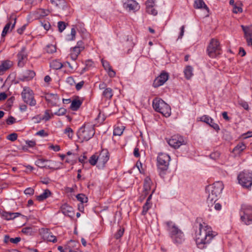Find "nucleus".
Here are the masks:
<instances>
[{
	"label": "nucleus",
	"instance_id": "nucleus-1",
	"mask_svg": "<svg viewBox=\"0 0 252 252\" xmlns=\"http://www.w3.org/2000/svg\"><path fill=\"white\" fill-rule=\"evenodd\" d=\"M212 227L205 222L200 223L199 230L196 232L195 241L197 247L203 249L217 235Z\"/></svg>",
	"mask_w": 252,
	"mask_h": 252
},
{
	"label": "nucleus",
	"instance_id": "nucleus-2",
	"mask_svg": "<svg viewBox=\"0 0 252 252\" xmlns=\"http://www.w3.org/2000/svg\"><path fill=\"white\" fill-rule=\"evenodd\" d=\"M223 188V184L220 181L216 182L206 188V189L209 193L207 199V203L209 211H211L213 208L217 211L221 210V204L216 202L220 196Z\"/></svg>",
	"mask_w": 252,
	"mask_h": 252
},
{
	"label": "nucleus",
	"instance_id": "nucleus-3",
	"mask_svg": "<svg viewBox=\"0 0 252 252\" xmlns=\"http://www.w3.org/2000/svg\"><path fill=\"white\" fill-rule=\"evenodd\" d=\"M165 224L167 230L174 243H182L185 240L183 232L172 221H167L165 222Z\"/></svg>",
	"mask_w": 252,
	"mask_h": 252
},
{
	"label": "nucleus",
	"instance_id": "nucleus-4",
	"mask_svg": "<svg viewBox=\"0 0 252 252\" xmlns=\"http://www.w3.org/2000/svg\"><path fill=\"white\" fill-rule=\"evenodd\" d=\"M170 160V156L165 153H160L157 157L158 170L159 175L162 178H164L168 169Z\"/></svg>",
	"mask_w": 252,
	"mask_h": 252
},
{
	"label": "nucleus",
	"instance_id": "nucleus-5",
	"mask_svg": "<svg viewBox=\"0 0 252 252\" xmlns=\"http://www.w3.org/2000/svg\"><path fill=\"white\" fill-rule=\"evenodd\" d=\"M95 133L94 125L91 124H85L77 132L78 138L82 141H88Z\"/></svg>",
	"mask_w": 252,
	"mask_h": 252
},
{
	"label": "nucleus",
	"instance_id": "nucleus-6",
	"mask_svg": "<svg viewBox=\"0 0 252 252\" xmlns=\"http://www.w3.org/2000/svg\"><path fill=\"white\" fill-rule=\"evenodd\" d=\"M153 107L155 110L168 117L171 115L170 106L160 98H155L153 101Z\"/></svg>",
	"mask_w": 252,
	"mask_h": 252
},
{
	"label": "nucleus",
	"instance_id": "nucleus-7",
	"mask_svg": "<svg viewBox=\"0 0 252 252\" xmlns=\"http://www.w3.org/2000/svg\"><path fill=\"white\" fill-rule=\"evenodd\" d=\"M220 47L219 41L216 39H212L207 48L208 55L211 58H215L220 54Z\"/></svg>",
	"mask_w": 252,
	"mask_h": 252
},
{
	"label": "nucleus",
	"instance_id": "nucleus-8",
	"mask_svg": "<svg viewBox=\"0 0 252 252\" xmlns=\"http://www.w3.org/2000/svg\"><path fill=\"white\" fill-rule=\"evenodd\" d=\"M238 183L244 188L251 189L252 187V176L246 171L240 172L237 176Z\"/></svg>",
	"mask_w": 252,
	"mask_h": 252
},
{
	"label": "nucleus",
	"instance_id": "nucleus-9",
	"mask_svg": "<svg viewBox=\"0 0 252 252\" xmlns=\"http://www.w3.org/2000/svg\"><path fill=\"white\" fill-rule=\"evenodd\" d=\"M22 98L26 103L31 106H34L36 104V101L34 99V93L29 87H24L21 93Z\"/></svg>",
	"mask_w": 252,
	"mask_h": 252
},
{
	"label": "nucleus",
	"instance_id": "nucleus-10",
	"mask_svg": "<svg viewBox=\"0 0 252 252\" xmlns=\"http://www.w3.org/2000/svg\"><path fill=\"white\" fill-rule=\"evenodd\" d=\"M167 142L170 146L174 149H178L181 145L186 144L183 137L179 135L172 136L171 138L167 140Z\"/></svg>",
	"mask_w": 252,
	"mask_h": 252
},
{
	"label": "nucleus",
	"instance_id": "nucleus-11",
	"mask_svg": "<svg viewBox=\"0 0 252 252\" xmlns=\"http://www.w3.org/2000/svg\"><path fill=\"white\" fill-rule=\"evenodd\" d=\"M243 214L241 215V220L246 225L252 224V208L248 206L243 208Z\"/></svg>",
	"mask_w": 252,
	"mask_h": 252
},
{
	"label": "nucleus",
	"instance_id": "nucleus-12",
	"mask_svg": "<svg viewBox=\"0 0 252 252\" xmlns=\"http://www.w3.org/2000/svg\"><path fill=\"white\" fill-rule=\"evenodd\" d=\"M16 17L14 14H11L9 17V21L4 26L1 33V36L5 37L6 34L9 31L12 30L15 27L16 23Z\"/></svg>",
	"mask_w": 252,
	"mask_h": 252
},
{
	"label": "nucleus",
	"instance_id": "nucleus-13",
	"mask_svg": "<svg viewBox=\"0 0 252 252\" xmlns=\"http://www.w3.org/2000/svg\"><path fill=\"white\" fill-rule=\"evenodd\" d=\"M98 158V165L99 167H103L110 158V154L107 149H102L100 152Z\"/></svg>",
	"mask_w": 252,
	"mask_h": 252
},
{
	"label": "nucleus",
	"instance_id": "nucleus-14",
	"mask_svg": "<svg viewBox=\"0 0 252 252\" xmlns=\"http://www.w3.org/2000/svg\"><path fill=\"white\" fill-rule=\"evenodd\" d=\"M168 73L165 71H162L154 81L153 84V87L154 88H158L162 86L166 82L168 79Z\"/></svg>",
	"mask_w": 252,
	"mask_h": 252
},
{
	"label": "nucleus",
	"instance_id": "nucleus-15",
	"mask_svg": "<svg viewBox=\"0 0 252 252\" xmlns=\"http://www.w3.org/2000/svg\"><path fill=\"white\" fill-rule=\"evenodd\" d=\"M54 163V161L44 158H39L35 161V164L41 168H55Z\"/></svg>",
	"mask_w": 252,
	"mask_h": 252
},
{
	"label": "nucleus",
	"instance_id": "nucleus-16",
	"mask_svg": "<svg viewBox=\"0 0 252 252\" xmlns=\"http://www.w3.org/2000/svg\"><path fill=\"white\" fill-rule=\"evenodd\" d=\"M200 121L205 123L217 131L220 130L219 125L214 122V120L208 115H204L200 118Z\"/></svg>",
	"mask_w": 252,
	"mask_h": 252
},
{
	"label": "nucleus",
	"instance_id": "nucleus-17",
	"mask_svg": "<svg viewBox=\"0 0 252 252\" xmlns=\"http://www.w3.org/2000/svg\"><path fill=\"white\" fill-rule=\"evenodd\" d=\"M18 65L22 67L24 66L26 60L27 58V54L26 53V47H23L20 51L18 53Z\"/></svg>",
	"mask_w": 252,
	"mask_h": 252
},
{
	"label": "nucleus",
	"instance_id": "nucleus-18",
	"mask_svg": "<svg viewBox=\"0 0 252 252\" xmlns=\"http://www.w3.org/2000/svg\"><path fill=\"white\" fill-rule=\"evenodd\" d=\"M124 7L129 11H137L140 8L139 4L134 0H127L124 3Z\"/></svg>",
	"mask_w": 252,
	"mask_h": 252
},
{
	"label": "nucleus",
	"instance_id": "nucleus-19",
	"mask_svg": "<svg viewBox=\"0 0 252 252\" xmlns=\"http://www.w3.org/2000/svg\"><path fill=\"white\" fill-rule=\"evenodd\" d=\"M46 100L52 106L58 105L60 98L57 94H48L45 96Z\"/></svg>",
	"mask_w": 252,
	"mask_h": 252
},
{
	"label": "nucleus",
	"instance_id": "nucleus-20",
	"mask_svg": "<svg viewBox=\"0 0 252 252\" xmlns=\"http://www.w3.org/2000/svg\"><path fill=\"white\" fill-rule=\"evenodd\" d=\"M35 75V73L32 70H27L23 72L20 80L22 81L32 80Z\"/></svg>",
	"mask_w": 252,
	"mask_h": 252
},
{
	"label": "nucleus",
	"instance_id": "nucleus-21",
	"mask_svg": "<svg viewBox=\"0 0 252 252\" xmlns=\"http://www.w3.org/2000/svg\"><path fill=\"white\" fill-rule=\"evenodd\" d=\"M62 212L65 216L72 217L74 214L73 208L67 204H64L61 207Z\"/></svg>",
	"mask_w": 252,
	"mask_h": 252
},
{
	"label": "nucleus",
	"instance_id": "nucleus-22",
	"mask_svg": "<svg viewBox=\"0 0 252 252\" xmlns=\"http://www.w3.org/2000/svg\"><path fill=\"white\" fill-rule=\"evenodd\" d=\"M152 185V181L150 178L146 177L144 180L143 186V195L144 198L145 197L151 190V186Z\"/></svg>",
	"mask_w": 252,
	"mask_h": 252
},
{
	"label": "nucleus",
	"instance_id": "nucleus-23",
	"mask_svg": "<svg viewBox=\"0 0 252 252\" xmlns=\"http://www.w3.org/2000/svg\"><path fill=\"white\" fill-rule=\"evenodd\" d=\"M84 49V47H78L76 46L71 48L70 54L71 59L73 61H75L77 59L78 56L80 54L81 52Z\"/></svg>",
	"mask_w": 252,
	"mask_h": 252
},
{
	"label": "nucleus",
	"instance_id": "nucleus-24",
	"mask_svg": "<svg viewBox=\"0 0 252 252\" xmlns=\"http://www.w3.org/2000/svg\"><path fill=\"white\" fill-rule=\"evenodd\" d=\"M243 31L245 33V37L246 39L247 43L249 45L250 41L252 40V28L241 26Z\"/></svg>",
	"mask_w": 252,
	"mask_h": 252
},
{
	"label": "nucleus",
	"instance_id": "nucleus-25",
	"mask_svg": "<svg viewBox=\"0 0 252 252\" xmlns=\"http://www.w3.org/2000/svg\"><path fill=\"white\" fill-rule=\"evenodd\" d=\"M102 64L105 70L108 71V75L110 77H114L116 75V72L112 69L108 62L102 60Z\"/></svg>",
	"mask_w": 252,
	"mask_h": 252
},
{
	"label": "nucleus",
	"instance_id": "nucleus-26",
	"mask_svg": "<svg viewBox=\"0 0 252 252\" xmlns=\"http://www.w3.org/2000/svg\"><path fill=\"white\" fill-rule=\"evenodd\" d=\"M246 148V146L243 142H239L233 149V152L236 156H239Z\"/></svg>",
	"mask_w": 252,
	"mask_h": 252
},
{
	"label": "nucleus",
	"instance_id": "nucleus-27",
	"mask_svg": "<svg viewBox=\"0 0 252 252\" xmlns=\"http://www.w3.org/2000/svg\"><path fill=\"white\" fill-rule=\"evenodd\" d=\"M194 7L196 9L203 8L207 10V13L209 12V9L203 0H195L194 3Z\"/></svg>",
	"mask_w": 252,
	"mask_h": 252
},
{
	"label": "nucleus",
	"instance_id": "nucleus-28",
	"mask_svg": "<svg viewBox=\"0 0 252 252\" xmlns=\"http://www.w3.org/2000/svg\"><path fill=\"white\" fill-rule=\"evenodd\" d=\"M12 65V63L10 61H3L0 65V74L9 69Z\"/></svg>",
	"mask_w": 252,
	"mask_h": 252
},
{
	"label": "nucleus",
	"instance_id": "nucleus-29",
	"mask_svg": "<svg viewBox=\"0 0 252 252\" xmlns=\"http://www.w3.org/2000/svg\"><path fill=\"white\" fill-rule=\"evenodd\" d=\"M102 96L106 99H111L113 95V92L111 88H107L103 90Z\"/></svg>",
	"mask_w": 252,
	"mask_h": 252
},
{
	"label": "nucleus",
	"instance_id": "nucleus-30",
	"mask_svg": "<svg viewBox=\"0 0 252 252\" xmlns=\"http://www.w3.org/2000/svg\"><path fill=\"white\" fill-rule=\"evenodd\" d=\"M50 66L53 69L58 70L61 69L63 66V64L59 60H55L50 63Z\"/></svg>",
	"mask_w": 252,
	"mask_h": 252
},
{
	"label": "nucleus",
	"instance_id": "nucleus-31",
	"mask_svg": "<svg viewBox=\"0 0 252 252\" xmlns=\"http://www.w3.org/2000/svg\"><path fill=\"white\" fill-rule=\"evenodd\" d=\"M82 103L79 99H74L71 102L70 108L73 111H76L79 108Z\"/></svg>",
	"mask_w": 252,
	"mask_h": 252
},
{
	"label": "nucleus",
	"instance_id": "nucleus-32",
	"mask_svg": "<svg viewBox=\"0 0 252 252\" xmlns=\"http://www.w3.org/2000/svg\"><path fill=\"white\" fill-rule=\"evenodd\" d=\"M51 194V192L49 189H45L42 193L36 196V199L39 201H42L48 198Z\"/></svg>",
	"mask_w": 252,
	"mask_h": 252
},
{
	"label": "nucleus",
	"instance_id": "nucleus-33",
	"mask_svg": "<svg viewBox=\"0 0 252 252\" xmlns=\"http://www.w3.org/2000/svg\"><path fill=\"white\" fill-rule=\"evenodd\" d=\"M51 3L54 6L59 8H64L66 5V2L64 0H51Z\"/></svg>",
	"mask_w": 252,
	"mask_h": 252
},
{
	"label": "nucleus",
	"instance_id": "nucleus-34",
	"mask_svg": "<svg viewBox=\"0 0 252 252\" xmlns=\"http://www.w3.org/2000/svg\"><path fill=\"white\" fill-rule=\"evenodd\" d=\"M49 13V11L48 10L44 9H38L35 12L36 17L40 18L41 17H44L48 15Z\"/></svg>",
	"mask_w": 252,
	"mask_h": 252
},
{
	"label": "nucleus",
	"instance_id": "nucleus-35",
	"mask_svg": "<svg viewBox=\"0 0 252 252\" xmlns=\"http://www.w3.org/2000/svg\"><path fill=\"white\" fill-rule=\"evenodd\" d=\"M193 68L191 66L188 65L186 66L184 70V74L185 77L187 79H189L193 75Z\"/></svg>",
	"mask_w": 252,
	"mask_h": 252
},
{
	"label": "nucleus",
	"instance_id": "nucleus-36",
	"mask_svg": "<svg viewBox=\"0 0 252 252\" xmlns=\"http://www.w3.org/2000/svg\"><path fill=\"white\" fill-rule=\"evenodd\" d=\"M20 215H21V214L19 213L6 212L3 215V216L5 218V219L9 220L14 219Z\"/></svg>",
	"mask_w": 252,
	"mask_h": 252
},
{
	"label": "nucleus",
	"instance_id": "nucleus-37",
	"mask_svg": "<svg viewBox=\"0 0 252 252\" xmlns=\"http://www.w3.org/2000/svg\"><path fill=\"white\" fill-rule=\"evenodd\" d=\"M124 130V126H117L114 129L113 134L114 135L120 136L123 134Z\"/></svg>",
	"mask_w": 252,
	"mask_h": 252
},
{
	"label": "nucleus",
	"instance_id": "nucleus-38",
	"mask_svg": "<svg viewBox=\"0 0 252 252\" xmlns=\"http://www.w3.org/2000/svg\"><path fill=\"white\" fill-rule=\"evenodd\" d=\"M76 198L82 204L87 203L88 201V197L85 194L82 193L77 194L76 195Z\"/></svg>",
	"mask_w": 252,
	"mask_h": 252
},
{
	"label": "nucleus",
	"instance_id": "nucleus-39",
	"mask_svg": "<svg viewBox=\"0 0 252 252\" xmlns=\"http://www.w3.org/2000/svg\"><path fill=\"white\" fill-rule=\"evenodd\" d=\"M45 51L49 54L54 53L56 52V47L53 44L47 45L45 47Z\"/></svg>",
	"mask_w": 252,
	"mask_h": 252
},
{
	"label": "nucleus",
	"instance_id": "nucleus-40",
	"mask_svg": "<svg viewBox=\"0 0 252 252\" xmlns=\"http://www.w3.org/2000/svg\"><path fill=\"white\" fill-rule=\"evenodd\" d=\"M43 239L48 242H53L54 243L57 242L56 237L53 235L51 232H50V233L48 234V235Z\"/></svg>",
	"mask_w": 252,
	"mask_h": 252
},
{
	"label": "nucleus",
	"instance_id": "nucleus-41",
	"mask_svg": "<svg viewBox=\"0 0 252 252\" xmlns=\"http://www.w3.org/2000/svg\"><path fill=\"white\" fill-rule=\"evenodd\" d=\"M89 163L92 165H95L97 162L98 163V158L96 154L92 156L89 159Z\"/></svg>",
	"mask_w": 252,
	"mask_h": 252
},
{
	"label": "nucleus",
	"instance_id": "nucleus-42",
	"mask_svg": "<svg viewBox=\"0 0 252 252\" xmlns=\"http://www.w3.org/2000/svg\"><path fill=\"white\" fill-rule=\"evenodd\" d=\"M64 133L66 134L69 139H72L73 136V131L72 129L67 126L64 130Z\"/></svg>",
	"mask_w": 252,
	"mask_h": 252
},
{
	"label": "nucleus",
	"instance_id": "nucleus-43",
	"mask_svg": "<svg viewBox=\"0 0 252 252\" xmlns=\"http://www.w3.org/2000/svg\"><path fill=\"white\" fill-rule=\"evenodd\" d=\"M152 206L151 203L146 202L143 206V210L141 213L142 215H145L148 210L151 208Z\"/></svg>",
	"mask_w": 252,
	"mask_h": 252
},
{
	"label": "nucleus",
	"instance_id": "nucleus-44",
	"mask_svg": "<svg viewBox=\"0 0 252 252\" xmlns=\"http://www.w3.org/2000/svg\"><path fill=\"white\" fill-rule=\"evenodd\" d=\"M39 232L43 239L45 238L50 233V229L47 228H42L39 230Z\"/></svg>",
	"mask_w": 252,
	"mask_h": 252
},
{
	"label": "nucleus",
	"instance_id": "nucleus-45",
	"mask_svg": "<svg viewBox=\"0 0 252 252\" xmlns=\"http://www.w3.org/2000/svg\"><path fill=\"white\" fill-rule=\"evenodd\" d=\"M124 229L120 228L117 232L114 234V237L116 239H120L124 234Z\"/></svg>",
	"mask_w": 252,
	"mask_h": 252
},
{
	"label": "nucleus",
	"instance_id": "nucleus-46",
	"mask_svg": "<svg viewBox=\"0 0 252 252\" xmlns=\"http://www.w3.org/2000/svg\"><path fill=\"white\" fill-rule=\"evenodd\" d=\"M146 11L148 13L154 16L156 15L158 13L157 10L155 9L154 6L146 7Z\"/></svg>",
	"mask_w": 252,
	"mask_h": 252
},
{
	"label": "nucleus",
	"instance_id": "nucleus-47",
	"mask_svg": "<svg viewBox=\"0 0 252 252\" xmlns=\"http://www.w3.org/2000/svg\"><path fill=\"white\" fill-rule=\"evenodd\" d=\"M58 27L59 31L61 32L65 29V23L64 22L60 21L58 23Z\"/></svg>",
	"mask_w": 252,
	"mask_h": 252
},
{
	"label": "nucleus",
	"instance_id": "nucleus-48",
	"mask_svg": "<svg viewBox=\"0 0 252 252\" xmlns=\"http://www.w3.org/2000/svg\"><path fill=\"white\" fill-rule=\"evenodd\" d=\"M17 134L16 133H13L7 135V139L11 141H14L17 139Z\"/></svg>",
	"mask_w": 252,
	"mask_h": 252
},
{
	"label": "nucleus",
	"instance_id": "nucleus-49",
	"mask_svg": "<svg viewBox=\"0 0 252 252\" xmlns=\"http://www.w3.org/2000/svg\"><path fill=\"white\" fill-rule=\"evenodd\" d=\"M66 112V110L63 108H60L58 111L54 113V115L57 116H63L64 115Z\"/></svg>",
	"mask_w": 252,
	"mask_h": 252
},
{
	"label": "nucleus",
	"instance_id": "nucleus-50",
	"mask_svg": "<svg viewBox=\"0 0 252 252\" xmlns=\"http://www.w3.org/2000/svg\"><path fill=\"white\" fill-rule=\"evenodd\" d=\"M49 110H46L44 113V115L42 118V120H45V121H49L51 119V116L49 114Z\"/></svg>",
	"mask_w": 252,
	"mask_h": 252
},
{
	"label": "nucleus",
	"instance_id": "nucleus-51",
	"mask_svg": "<svg viewBox=\"0 0 252 252\" xmlns=\"http://www.w3.org/2000/svg\"><path fill=\"white\" fill-rule=\"evenodd\" d=\"M72 243H75V242L72 240H70L68 243L67 245L65 246V250L68 251V252H77L71 250V245Z\"/></svg>",
	"mask_w": 252,
	"mask_h": 252
},
{
	"label": "nucleus",
	"instance_id": "nucleus-52",
	"mask_svg": "<svg viewBox=\"0 0 252 252\" xmlns=\"http://www.w3.org/2000/svg\"><path fill=\"white\" fill-rule=\"evenodd\" d=\"M41 25L43 27L45 30H48L50 28V23L48 21H43V22H41Z\"/></svg>",
	"mask_w": 252,
	"mask_h": 252
},
{
	"label": "nucleus",
	"instance_id": "nucleus-53",
	"mask_svg": "<svg viewBox=\"0 0 252 252\" xmlns=\"http://www.w3.org/2000/svg\"><path fill=\"white\" fill-rule=\"evenodd\" d=\"M24 193L26 194L32 195L34 193V189L32 188H28L25 190Z\"/></svg>",
	"mask_w": 252,
	"mask_h": 252
},
{
	"label": "nucleus",
	"instance_id": "nucleus-54",
	"mask_svg": "<svg viewBox=\"0 0 252 252\" xmlns=\"http://www.w3.org/2000/svg\"><path fill=\"white\" fill-rule=\"evenodd\" d=\"M16 119L12 116H10L6 120V123L8 125H11L15 122Z\"/></svg>",
	"mask_w": 252,
	"mask_h": 252
},
{
	"label": "nucleus",
	"instance_id": "nucleus-55",
	"mask_svg": "<svg viewBox=\"0 0 252 252\" xmlns=\"http://www.w3.org/2000/svg\"><path fill=\"white\" fill-rule=\"evenodd\" d=\"M239 104L243 107L245 109L248 110L249 109V104L248 103L244 101H239Z\"/></svg>",
	"mask_w": 252,
	"mask_h": 252
},
{
	"label": "nucleus",
	"instance_id": "nucleus-56",
	"mask_svg": "<svg viewBox=\"0 0 252 252\" xmlns=\"http://www.w3.org/2000/svg\"><path fill=\"white\" fill-rule=\"evenodd\" d=\"M232 11L234 13H238V12H242V8L240 7H238L236 5H234Z\"/></svg>",
	"mask_w": 252,
	"mask_h": 252
},
{
	"label": "nucleus",
	"instance_id": "nucleus-57",
	"mask_svg": "<svg viewBox=\"0 0 252 252\" xmlns=\"http://www.w3.org/2000/svg\"><path fill=\"white\" fill-rule=\"evenodd\" d=\"M49 148L50 149L53 150V151L55 152H58L60 151L61 148L59 145H51L49 146Z\"/></svg>",
	"mask_w": 252,
	"mask_h": 252
},
{
	"label": "nucleus",
	"instance_id": "nucleus-58",
	"mask_svg": "<svg viewBox=\"0 0 252 252\" xmlns=\"http://www.w3.org/2000/svg\"><path fill=\"white\" fill-rule=\"evenodd\" d=\"M146 7H150L155 6V0H148L146 3Z\"/></svg>",
	"mask_w": 252,
	"mask_h": 252
},
{
	"label": "nucleus",
	"instance_id": "nucleus-59",
	"mask_svg": "<svg viewBox=\"0 0 252 252\" xmlns=\"http://www.w3.org/2000/svg\"><path fill=\"white\" fill-rule=\"evenodd\" d=\"M87 158V156L85 155V154L84 153L82 156H81L79 158L78 160L80 162L82 163H84L86 162Z\"/></svg>",
	"mask_w": 252,
	"mask_h": 252
},
{
	"label": "nucleus",
	"instance_id": "nucleus-60",
	"mask_svg": "<svg viewBox=\"0 0 252 252\" xmlns=\"http://www.w3.org/2000/svg\"><path fill=\"white\" fill-rule=\"evenodd\" d=\"M36 135L41 136H46L48 135V133L45 132L44 130L42 129L37 132Z\"/></svg>",
	"mask_w": 252,
	"mask_h": 252
},
{
	"label": "nucleus",
	"instance_id": "nucleus-61",
	"mask_svg": "<svg viewBox=\"0 0 252 252\" xmlns=\"http://www.w3.org/2000/svg\"><path fill=\"white\" fill-rule=\"evenodd\" d=\"M22 232L27 234H31L32 232V228L31 227H24L23 228Z\"/></svg>",
	"mask_w": 252,
	"mask_h": 252
},
{
	"label": "nucleus",
	"instance_id": "nucleus-62",
	"mask_svg": "<svg viewBox=\"0 0 252 252\" xmlns=\"http://www.w3.org/2000/svg\"><path fill=\"white\" fill-rule=\"evenodd\" d=\"M21 241L20 237H15L14 238H11L10 239V242L13 244H17Z\"/></svg>",
	"mask_w": 252,
	"mask_h": 252
},
{
	"label": "nucleus",
	"instance_id": "nucleus-63",
	"mask_svg": "<svg viewBox=\"0 0 252 252\" xmlns=\"http://www.w3.org/2000/svg\"><path fill=\"white\" fill-rule=\"evenodd\" d=\"M84 84V82L82 81L76 85V89L78 91L80 90Z\"/></svg>",
	"mask_w": 252,
	"mask_h": 252
},
{
	"label": "nucleus",
	"instance_id": "nucleus-64",
	"mask_svg": "<svg viewBox=\"0 0 252 252\" xmlns=\"http://www.w3.org/2000/svg\"><path fill=\"white\" fill-rule=\"evenodd\" d=\"M26 27V25H23L22 27L17 29V32L20 34H22L23 33L24 31L25 30Z\"/></svg>",
	"mask_w": 252,
	"mask_h": 252
}]
</instances>
